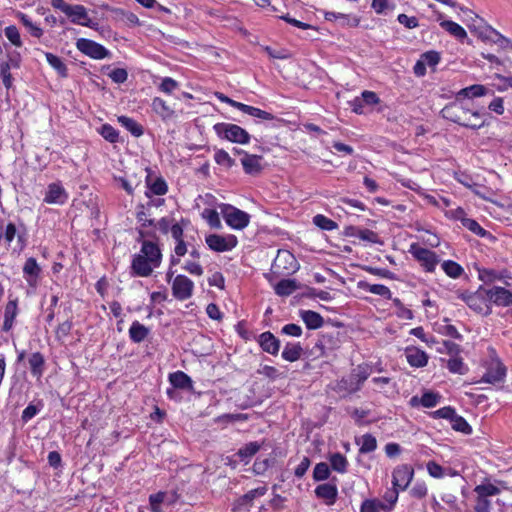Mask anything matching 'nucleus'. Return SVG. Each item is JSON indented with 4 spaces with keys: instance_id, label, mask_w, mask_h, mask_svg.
<instances>
[{
    "instance_id": "obj_44",
    "label": "nucleus",
    "mask_w": 512,
    "mask_h": 512,
    "mask_svg": "<svg viewBox=\"0 0 512 512\" xmlns=\"http://www.w3.org/2000/svg\"><path fill=\"white\" fill-rule=\"evenodd\" d=\"M5 36L7 39L16 47L22 46V41L20 37L19 30L16 26L10 25L7 26L4 30Z\"/></svg>"
},
{
    "instance_id": "obj_52",
    "label": "nucleus",
    "mask_w": 512,
    "mask_h": 512,
    "mask_svg": "<svg viewBox=\"0 0 512 512\" xmlns=\"http://www.w3.org/2000/svg\"><path fill=\"white\" fill-rule=\"evenodd\" d=\"M448 368L453 373L464 374L467 371V367L459 357H452L448 361Z\"/></svg>"
},
{
    "instance_id": "obj_55",
    "label": "nucleus",
    "mask_w": 512,
    "mask_h": 512,
    "mask_svg": "<svg viewBox=\"0 0 512 512\" xmlns=\"http://www.w3.org/2000/svg\"><path fill=\"white\" fill-rule=\"evenodd\" d=\"M149 189L154 195L166 194L168 187L162 178H157L152 184H149Z\"/></svg>"
},
{
    "instance_id": "obj_53",
    "label": "nucleus",
    "mask_w": 512,
    "mask_h": 512,
    "mask_svg": "<svg viewBox=\"0 0 512 512\" xmlns=\"http://www.w3.org/2000/svg\"><path fill=\"white\" fill-rule=\"evenodd\" d=\"M406 358L413 367H423L428 362L427 354H407Z\"/></svg>"
},
{
    "instance_id": "obj_62",
    "label": "nucleus",
    "mask_w": 512,
    "mask_h": 512,
    "mask_svg": "<svg viewBox=\"0 0 512 512\" xmlns=\"http://www.w3.org/2000/svg\"><path fill=\"white\" fill-rule=\"evenodd\" d=\"M184 269L192 275L201 276L203 274V268L195 261H187Z\"/></svg>"
},
{
    "instance_id": "obj_2",
    "label": "nucleus",
    "mask_w": 512,
    "mask_h": 512,
    "mask_svg": "<svg viewBox=\"0 0 512 512\" xmlns=\"http://www.w3.org/2000/svg\"><path fill=\"white\" fill-rule=\"evenodd\" d=\"M161 259L159 247L151 241L144 240L140 252L133 257L132 273L136 276L148 277L155 268L160 266Z\"/></svg>"
},
{
    "instance_id": "obj_50",
    "label": "nucleus",
    "mask_w": 512,
    "mask_h": 512,
    "mask_svg": "<svg viewBox=\"0 0 512 512\" xmlns=\"http://www.w3.org/2000/svg\"><path fill=\"white\" fill-rule=\"evenodd\" d=\"M392 301L394 306L397 308L396 314L398 317L406 320H411L413 318L412 311L406 308L400 299L394 298Z\"/></svg>"
},
{
    "instance_id": "obj_4",
    "label": "nucleus",
    "mask_w": 512,
    "mask_h": 512,
    "mask_svg": "<svg viewBox=\"0 0 512 512\" xmlns=\"http://www.w3.org/2000/svg\"><path fill=\"white\" fill-rule=\"evenodd\" d=\"M213 129L218 137L238 144H247L250 141L249 133L242 127L231 123H217Z\"/></svg>"
},
{
    "instance_id": "obj_23",
    "label": "nucleus",
    "mask_w": 512,
    "mask_h": 512,
    "mask_svg": "<svg viewBox=\"0 0 512 512\" xmlns=\"http://www.w3.org/2000/svg\"><path fill=\"white\" fill-rule=\"evenodd\" d=\"M18 313L17 300H9L5 306L3 330L9 331Z\"/></svg>"
},
{
    "instance_id": "obj_36",
    "label": "nucleus",
    "mask_w": 512,
    "mask_h": 512,
    "mask_svg": "<svg viewBox=\"0 0 512 512\" xmlns=\"http://www.w3.org/2000/svg\"><path fill=\"white\" fill-rule=\"evenodd\" d=\"M167 498L166 492H158L149 496V505L151 512H162L161 505Z\"/></svg>"
},
{
    "instance_id": "obj_29",
    "label": "nucleus",
    "mask_w": 512,
    "mask_h": 512,
    "mask_svg": "<svg viewBox=\"0 0 512 512\" xmlns=\"http://www.w3.org/2000/svg\"><path fill=\"white\" fill-rule=\"evenodd\" d=\"M118 122L135 137H140L143 134V127L130 117L120 116Z\"/></svg>"
},
{
    "instance_id": "obj_64",
    "label": "nucleus",
    "mask_w": 512,
    "mask_h": 512,
    "mask_svg": "<svg viewBox=\"0 0 512 512\" xmlns=\"http://www.w3.org/2000/svg\"><path fill=\"white\" fill-rule=\"evenodd\" d=\"M491 503L487 498H478L476 500V512H490Z\"/></svg>"
},
{
    "instance_id": "obj_8",
    "label": "nucleus",
    "mask_w": 512,
    "mask_h": 512,
    "mask_svg": "<svg viewBox=\"0 0 512 512\" xmlns=\"http://www.w3.org/2000/svg\"><path fill=\"white\" fill-rule=\"evenodd\" d=\"M409 252L412 254V256L420 262V264L425 268L428 272H433L437 263H438V257L435 252L423 248L420 245L413 243L410 246Z\"/></svg>"
},
{
    "instance_id": "obj_17",
    "label": "nucleus",
    "mask_w": 512,
    "mask_h": 512,
    "mask_svg": "<svg viewBox=\"0 0 512 512\" xmlns=\"http://www.w3.org/2000/svg\"><path fill=\"white\" fill-rule=\"evenodd\" d=\"M483 288H479L476 293H463L461 298L466 304L473 310L477 312H482L485 304V294L483 293Z\"/></svg>"
},
{
    "instance_id": "obj_15",
    "label": "nucleus",
    "mask_w": 512,
    "mask_h": 512,
    "mask_svg": "<svg viewBox=\"0 0 512 512\" xmlns=\"http://www.w3.org/2000/svg\"><path fill=\"white\" fill-rule=\"evenodd\" d=\"M414 475V471L408 465H401L394 469L392 477V484L394 488H398L400 490H405Z\"/></svg>"
},
{
    "instance_id": "obj_34",
    "label": "nucleus",
    "mask_w": 512,
    "mask_h": 512,
    "mask_svg": "<svg viewBox=\"0 0 512 512\" xmlns=\"http://www.w3.org/2000/svg\"><path fill=\"white\" fill-rule=\"evenodd\" d=\"M358 444H360V453L366 454L374 451L377 447V441L374 436L371 434H365L362 436L360 441H358Z\"/></svg>"
},
{
    "instance_id": "obj_42",
    "label": "nucleus",
    "mask_w": 512,
    "mask_h": 512,
    "mask_svg": "<svg viewBox=\"0 0 512 512\" xmlns=\"http://www.w3.org/2000/svg\"><path fill=\"white\" fill-rule=\"evenodd\" d=\"M461 223L465 228H467L468 230H470L471 232H473L474 234H476L478 236L483 237L487 234V231L485 229H483L479 225V223L474 219L462 218Z\"/></svg>"
},
{
    "instance_id": "obj_13",
    "label": "nucleus",
    "mask_w": 512,
    "mask_h": 512,
    "mask_svg": "<svg viewBox=\"0 0 512 512\" xmlns=\"http://www.w3.org/2000/svg\"><path fill=\"white\" fill-rule=\"evenodd\" d=\"M67 200L68 193L60 182H54L48 185L43 200L45 203L63 205Z\"/></svg>"
},
{
    "instance_id": "obj_61",
    "label": "nucleus",
    "mask_w": 512,
    "mask_h": 512,
    "mask_svg": "<svg viewBox=\"0 0 512 512\" xmlns=\"http://www.w3.org/2000/svg\"><path fill=\"white\" fill-rule=\"evenodd\" d=\"M427 470L429 474L434 478H441L444 475L443 468L434 461L427 463Z\"/></svg>"
},
{
    "instance_id": "obj_26",
    "label": "nucleus",
    "mask_w": 512,
    "mask_h": 512,
    "mask_svg": "<svg viewBox=\"0 0 512 512\" xmlns=\"http://www.w3.org/2000/svg\"><path fill=\"white\" fill-rule=\"evenodd\" d=\"M440 26L458 40H463L467 37V33L464 28L456 22L451 20H442L440 21Z\"/></svg>"
},
{
    "instance_id": "obj_21",
    "label": "nucleus",
    "mask_w": 512,
    "mask_h": 512,
    "mask_svg": "<svg viewBox=\"0 0 512 512\" xmlns=\"http://www.w3.org/2000/svg\"><path fill=\"white\" fill-rule=\"evenodd\" d=\"M358 288L368 291L372 294L382 296L386 299H392V293L390 289L382 284H370L366 281H359L357 284Z\"/></svg>"
},
{
    "instance_id": "obj_38",
    "label": "nucleus",
    "mask_w": 512,
    "mask_h": 512,
    "mask_svg": "<svg viewBox=\"0 0 512 512\" xmlns=\"http://www.w3.org/2000/svg\"><path fill=\"white\" fill-rule=\"evenodd\" d=\"M442 269L451 278H458L463 273V268L452 260H447L442 263Z\"/></svg>"
},
{
    "instance_id": "obj_28",
    "label": "nucleus",
    "mask_w": 512,
    "mask_h": 512,
    "mask_svg": "<svg viewBox=\"0 0 512 512\" xmlns=\"http://www.w3.org/2000/svg\"><path fill=\"white\" fill-rule=\"evenodd\" d=\"M149 334V329L138 321H134L129 329L130 338L134 342L143 341Z\"/></svg>"
},
{
    "instance_id": "obj_59",
    "label": "nucleus",
    "mask_w": 512,
    "mask_h": 512,
    "mask_svg": "<svg viewBox=\"0 0 512 512\" xmlns=\"http://www.w3.org/2000/svg\"><path fill=\"white\" fill-rule=\"evenodd\" d=\"M397 20L400 24L404 25L408 29L418 27V19L414 16H408L406 14H399Z\"/></svg>"
},
{
    "instance_id": "obj_14",
    "label": "nucleus",
    "mask_w": 512,
    "mask_h": 512,
    "mask_svg": "<svg viewBox=\"0 0 512 512\" xmlns=\"http://www.w3.org/2000/svg\"><path fill=\"white\" fill-rule=\"evenodd\" d=\"M361 387V380L358 378V375H349L348 377L342 378L340 381H337L331 388L340 394L341 396H346L351 393L358 391Z\"/></svg>"
},
{
    "instance_id": "obj_32",
    "label": "nucleus",
    "mask_w": 512,
    "mask_h": 512,
    "mask_svg": "<svg viewBox=\"0 0 512 512\" xmlns=\"http://www.w3.org/2000/svg\"><path fill=\"white\" fill-rule=\"evenodd\" d=\"M331 467L334 471L344 473L347 470V459L341 453H334L329 457Z\"/></svg>"
},
{
    "instance_id": "obj_11",
    "label": "nucleus",
    "mask_w": 512,
    "mask_h": 512,
    "mask_svg": "<svg viewBox=\"0 0 512 512\" xmlns=\"http://www.w3.org/2000/svg\"><path fill=\"white\" fill-rule=\"evenodd\" d=\"M486 298L497 306H511L512 292L499 286H493L490 289H484Z\"/></svg>"
},
{
    "instance_id": "obj_45",
    "label": "nucleus",
    "mask_w": 512,
    "mask_h": 512,
    "mask_svg": "<svg viewBox=\"0 0 512 512\" xmlns=\"http://www.w3.org/2000/svg\"><path fill=\"white\" fill-rule=\"evenodd\" d=\"M355 233L357 234V237L363 241L369 242V243H380L379 237L377 233H375L372 230L369 229H354Z\"/></svg>"
},
{
    "instance_id": "obj_12",
    "label": "nucleus",
    "mask_w": 512,
    "mask_h": 512,
    "mask_svg": "<svg viewBox=\"0 0 512 512\" xmlns=\"http://www.w3.org/2000/svg\"><path fill=\"white\" fill-rule=\"evenodd\" d=\"M194 283L184 275H177L172 283V292L178 300H186L191 297Z\"/></svg>"
},
{
    "instance_id": "obj_6",
    "label": "nucleus",
    "mask_w": 512,
    "mask_h": 512,
    "mask_svg": "<svg viewBox=\"0 0 512 512\" xmlns=\"http://www.w3.org/2000/svg\"><path fill=\"white\" fill-rule=\"evenodd\" d=\"M299 265L294 257L289 251H278L276 258L272 264V271L275 274L286 275L297 271Z\"/></svg>"
},
{
    "instance_id": "obj_25",
    "label": "nucleus",
    "mask_w": 512,
    "mask_h": 512,
    "mask_svg": "<svg viewBox=\"0 0 512 512\" xmlns=\"http://www.w3.org/2000/svg\"><path fill=\"white\" fill-rule=\"evenodd\" d=\"M299 288V284L294 279H283L275 286V293L279 296H289Z\"/></svg>"
},
{
    "instance_id": "obj_27",
    "label": "nucleus",
    "mask_w": 512,
    "mask_h": 512,
    "mask_svg": "<svg viewBox=\"0 0 512 512\" xmlns=\"http://www.w3.org/2000/svg\"><path fill=\"white\" fill-rule=\"evenodd\" d=\"M169 380L174 388L190 389L192 388V381L189 376L184 372L177 371L170 374Z\"/></svg>"
},
{
    "instance_id": "obj_18",
    "label": "nucleus",
    "mask_w": 512,
    "mask_h": 512,
    "mask_svg": "<svg viewBox=\"0 0 512 512\" xmlns=\"http://www.w3.org/2000/svg\"><path fill=\"white\" fill-rule=\"evenodd\" d=\"M261 160V156L244 153V156L241 159V164L245 173L250 175L259 174L262 170Z\"/></svg>"
},
{
    "instance_id": "obj_24",
    "label": "nucleus",
    "mask_w": 512,
    "mask_h": 512,
    "mask_svg": "<svg viewBox=\"0 0 512 512\" xmlns=\"http://www.w3.org/2000/svg\"><path fill=\"white\" fill-rule=\"evenodd\" d=\"M259 344L264 352H278L280 342L270 332H264L259 336Z\"/></svg>"
},
{
    "instance_id": "obj_39",
    "label": "nucleus",
    "mask_w": 512,
    "mask_h": 512,
    "mask_svg": "<svg viewBox=\"0 0 512 512\" xmlns=\"http://www.w3.org/2000/svg\"><path fill=\"white\" fill-rule=\"evenodd\" d=\"M40 271H41V269H40L35 258L30 257L26 260L24 267H23L24 275L31 277V278H37L40 274Z\"/></svg>"
},
{
    "instance_id": "obj_51",
    "label": "nucleus",
    "mask_w": 512,
    "mask_h": 512,
    "mask_svg": "<svg viewBox=\"0 0 512 512\" xmlns=\"http://www.w3.org/2000/svg\"><path fill=\"white\" fill-rule=\"evenodd\" d=\"M260 449V445L257 442H250L246 444L243 448H241L238 452V455L242 459H248L255 455Z\"/></svg>"
},
{
    "instance_id": "obj_49",
    "label": "nucleus",
    "mask_w": 512,
    "mask_h": 512,
    "mask_svg": "<svg viewBox=\"0 0 512 512\" xmlns=\"http://www.w3.org/2000/svg\"><path fill=\"white\" fill-rule=\"evenodd\" d=\"M100 134L105 140L111 143L118 141V131L109 124H104L101 126Z\"/></svg>"
},
{
    "instance_id": "obj_58",
    "label": "nucleus",
    "mask_w": 512,
    "mask_h": 512,
    "mask_svg": "<svg viewBox=\"0 0 512 512\" xmlns=\"http://www.w3.org/2000/svg\"><path fill=\"white\" fill-rule=\"evenodd\" d=\"M118 13L120 15L121 21H123L125 24L129 26H136L139 24V18L136 14L124 10H118Z\"/></svg>"
},
{
    "instance_id": "obj_46",
    "label": "nucleus",
    "mask_w": 512,
    "mask_h": 512,
    "mask_svg": "<svg viewBox=\"0 0 512 512\" xmlns=\"http://www.w3.org/2000/svg\"><path fill=\"white\" fill-rule=\"evenodd\" d=\"M313 222L316 226L328 231L337 227V224L334 221L321 214L314 216Z\"/></svg>"
},
{
    "instance_id": "obj_43",
    "label": "nucleus",
    "mask_w": 512,
    "mask_h": 512,
    "mask_svg": "<svg viewBox=\"0 0 512 512\" xmlns=\"http://www.w3.org/2000/svg\"><path fill=\"white\" fill-rule=\"evenodd\" d=\"M20 20L33 37L40 38L43 35V30L35 25L26 14L21 13Z\"/></svg>"
},
{
    "instance_id": "obj_63",
    "label": "nucleus",
    "mask_w": 512,
    "mask_h": 512,
    "mask_svg": "<svg viewBox=\"0 0 512 512\" xmlns=\"http://www.w3.org/2000/svg\"><path fill=\"white\" fill-rule=\"evenodd\" d=\"M17 234V228L14 223L10 222L7 224L6 228L3 231V235L5 241L10 244Z\"/></svg>"
},
{
    "instance_id": "obj_3",
    "label": "nucleus",
    "mask_w": 512,
    "mask_h": 512,
    "mask_svg": "<svg viewBox=\"0 0 512 512\" xmlns=\"http://www.w3.org/2000/svg\"><path fill=\"white\" fill-rule=\"evenodd\" d=\"M51 5L53 8L62 11L72 23L94 28L95 23L89 18L83 5H70L64 0H52Z\"/></svg>"
},
{
    "instance_id": "obj_41",
    "label": "nucleus",
    "mask_w": 512,
    "mask_h": 512,
    "mask_svg": "<svg viewBox=\"0 0 512 512\" xmlns=\"http://www.w3.org/2000/svg\"><path fill=\"white\" fill-rule=\"evenodd\" d=\"M337 342L338 339L335 338L332 334H324L319 340V347L323 350V352L335 350L339 348L336 345Z\"/></svg>"
},
{
    "instance_id": "obj_30",
    "label": "nucleus",
    "mask_w": 512,
    "mask_h": 512,
    "mask_svg": "<svg viewBox=\"0 0 512 512\" xmlns=\"http://www.w3.org/2000/svg\"><path fill=\"white\" fill-rule=\"evenodd\" d=\"M487 88L483 85H471L469 87L461 89L457 94L462 96L464 99H470L473 97H480L486 94Z\"/></svg>"
},
{
    "instance_id": "obj_54",
    "label": "nucleus",
    "mask_w": 512,
    "mask_h": 512,
    "mask_svg": "<svg viewBox=\"0 0 512 512\" xmlns=\"http://www.w3.org/2000/svg\"><path fill=\"white\" fill-rule=\"evenodd\" d=\"M178 87H179V83L176 80H174L170 77H165L162 79V81L159 85V90L166 94H171Z\"/></svg>"
},
{
    "instance_id": "obj_9",
    "label": "nucleus",
    "mask_w": 512,
    "mask_h": 512,
    "mask_svg": "<svg viewBox=\"0 0 512 512\" xmlns=\"http://www.w3.org/2000/svg\"><path fill=\"white\" fill-rule=\"evenodd\" d=\"M76 47L83 54L97 60L104 59L110 55V52L104 46L86 38L78 39Z\"/></svg>"
},
{
    "instance_id": "obj_20",
    "label": "nucleus",
    "mask_w": 512,
    "mask_h": 512,
    "mask_svg": "<svg viewBox=\"0 0 512 512\" xmlns=\"http://www.w3.org/2000/svg\"><path fill=\"white\" fill-rule=\"evenodd\" d=\"M315 494L317 497L324 499L328 505H331L337 497V488L329 483L321 484L316 487Z\"/></svg>"
},
{
    "instance_id": "obj_22",
    "label": "nucleus",
    "mask_w": 512,
    "mask_h": 512,
    "mask_svg": "<svg viewBox=\"0 0 512 512\" xmlns=\"http://www.w3.org/2000/svg\"><path fill=\"white\" fill-rule=\"evenodd\" d=\"M300 316L308 329H318L324 323L323 317L312 310H303L300 312Z\"/></svg>"
},
{
    "instance_id": "obj_40",
    "label": "nucleus",
    "mask_w": 512,
    "mask_h": 512,
    "mask_svg": "<svg viewBox=\"0 0 512 512\" xmlns=\"http://www.w3.org/2000/svg\"><path fill=\"white\" fill-rule=\"evenodd\" d=\"M450 422L454 430L465 434H471L472 428L463 417L455 413Z\"/></svg>"
},
{
    "instance_id": "obj_16",
    "label": "nucleus",
    "mask_w": 512,
    "mask_h": 512,
    "mask_svg": "<svg viewBox=\"0 0 512 512\" xmlns=\"http://www.w3.org/2000/svg\"><path fill=\"white\" fill-rule=\"evenodd\" d=\"M440 399H441L440 394L433 392V391L426 390V391H424V393L421 397H418L417 395L413 396L409 400V405L414 408L418 407L420 405L425 408H433L439 403Z\"/></svg>"
},
{
    "instance_id": "obj_5",
    "label": "nucleus",
    "mask_w": 512,
    "mask_h": 512,
    "mask_svg": "<svg viewBox=\"0 0 512 512\" xmlns=\"http://www.w3.org/2000/svg\"><path fill=\"white\" fill-rule=\"evenodd\" d=\"M483 366L486 371L480 382L493 385L504 382L507 369L500 359L489 356L488 359L484 360Z\"/></svg>"
},
{
    "instance_id": "obj_48",
    "label": "nucleus",
    "mask_w": 512,
    "mask_h": 512,
    "mask_svg": "<svg viewBox=\"0 0 512 512\" xmlns=\"http://www.w3.org/2000/svg\"><path fill=\"white\" fill-rule=\"evenodd\" d=\"M330 475L329 466L324 463H318L316 464L314 471H313V478L316 481H322L326 480Z\"/></svg>"
},
{
    "instance_id": "obj_31",
    "label": "nucleus",
    "mask_w": 512,
    "mask_h": 512,
    "mask_svg": "<svg viewBox=\"0 0 512 512\" xmlns=\"http://www.w3.org/2000/svg\"><path fill=\"white\" fill-rule=\"evenodd\" d=\"M474 492L476 493L478 498L488 499L489 496L498 495L500 493V489L491 483H487L477 485L474 488Z\"/></svg>"
},
{
    "instance_id": "obj_60",
    "label": "nucleus",
    "mask_w": 512,
    "mask_h": 512,
    "mask_svg": "<svg viewBox=\"0 0 512 512\" xmlns=\"http://www.w3.org/2000/svg\"><path fill=\"white\" fill-rule=\"evenodd\" d=\"M110 78L118 84L124 83L128 78V73L125 69L116 68L109 74Z\"/></svg>"
},
{
    "instance_id": "obj_10",
    "label": "nucleus",
    "mask_w": 512,
    "mask_h": 512,
    "mask_svg": "<svg viewBox=\"0 0 512 512\" xmlns=\"http://www.w3.org/2000/svg\"><path fill=\"white\" fill-rule=\"evenodd\" d=\"M238 241L235 235H219L211 234L206 237V244L208 247L216 252L230 251L236 247Z\"/></svg>"
},
{
    "instance_id": "obj_47",
    "label": "nucleus",
    "mask_w": 512,
    "mask_h": 512,
    "mask_svg": "<svg viewBox=\"0 0 512 512\" xmlns=\"http://www.w3.org/2000/svg\"><path fill=\"white\" fill-rule=\"evenodd\" d=\"M214 159L217 164L226 166L228 168L232 167L235 164V161L223 149H219L215 152Z\"/></svg>"
},
{
    "instance_id": "obj_1",
    "label": "nucleus",
    "mask_w": 512,
    "mask_h": 512,
    "mask_svg": "<svg viewBox=\"0 0 512 512\" xmlns=\"http://www.w3.org/2000/svg\"><path fill=\"white\" fill-rule=\"evenodd\" d=\"M441 115L444 119L471 129H479L485 124L483 114L475 107L473 101L458 94L454 101L445 105Z\"/></svg>"
},
{
    "instance_id": "obj_35",
    "label": "nucleus",
    "mask_w": 512,
    "mask_h": 512,
    "mask_svg": "<svg viewBox=\"0 0 512 512\" xmlns=\"http://www.w3.org/2000/svg\"><path fill=\"white\" fill-rule=\"evenodd\" d=\"M47 62L62 76H67V67L64 62L56 55L52 53H45Z\"/></svg>"
},
{
    "instance_id": "obj_37",
    "label": "nucleus",
    "mask_w": 512,
    "mask_h": 512,
    "mask_svg": "<svg viewBox=\"0 0 512 512\" xmlns=\"http://www.w3.org/2000/svg\"><path fill=\"white\" fill-rule=\"evenodd\" d=\"M28 362L34 375L41 376L43 372L44 359L41 354H29Z\"/></svg>"
},
{
    "instance_id": "obj_19",
    "label": "nucleus",
    "mask_w": 512,
    "mask_h": 512,
    "mask_svg": "<svg viewBox=\"0 0 512 512\" xmlns=\"http://www.w3.org/2000/svg\"><path fill=\"white\" fill-rule=\"evenodd\" d=\"M152 109L163 121H169L175 117V111L159 97L152 100Z\"/></svg>"
},
{
    "instance_id": "obj_57",
    "label": "nucleus",
    "mask_w": 512,
    "mask_h": 512,
    "mask_svg": "<svg viewBox=\"0 0 512 512\" xmlns=\"http://www.w3.org/2000/svg\"><path fill=\"white\" fill-rule=\"evenodd\" d=\"M204 215L210 227L219 229L221 227V221L219 214L215 210H205Z\"/></svg>"
},
{
    "instance_id": "obj_56",
    "label": "nucleus",
    "mask_w": 512,
    "mask_h": 512,
    "mask_svg": "<svg viewBox=\"0 0 512 512\" xmlns=\"http://www.w3.org/2000/svg\"><path fill=\"white\" fill-rule=\"evenodd\" d=\"M421 60L430 67L436 66L440 61V54L436 51H427L421 55Z\"/></svg>"
},
{
    "instance_id": "obj_33",
    "label": "nucleus",
    "mask_w": 512,
    "mask_h": 512,
    "mask_svg": "<svg viewBox=\"0 0 512 512\" xmlns=\"http://www.w3.org/2000/svg\"><path fill=\"white\" fill-rule=\"evenodd\" d=\"M481 36L487 40H490L500 46L504 47L509 43V40L497 32L495 29L488 27L484 32L481 33Z\"/></svg>"
},
{
    "instance_id": "obj_7",
    "label": "nucleus",
    "mask_w": 512,
    "mask_h": 512,
    "mask_svg": "<svg viewBox=\"0 0 512 512\" xmlns=\"http://www.w3.org/2000/svg\"><path fill=\"white\" fill-rule=\"evenodd\" d=\"M221 212L227 225L233 229H243L247 227L250 222V215L248 213L231 205H225Z\"/></svg>"
}]
</instances>
